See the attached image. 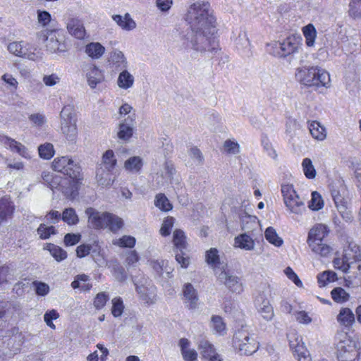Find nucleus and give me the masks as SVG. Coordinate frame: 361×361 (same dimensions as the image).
<instances>
[{
	"label": "nucleus",
	"mask_w": 361,
	"mask_h": 361,
	"mask_svg": "<svg viewBox=\"0 0 361 361\" xmlns=\"http://www.w3.org/2000/svg\"><path fill=\"white\" fill-rule=\"evenodd\" d=\"M4 143L8 146L11 151L16 152L25 158H30V154L27 149L20 142L13 139L6 137Z\"/></svg>",
	"instance_id": "c85d7f7f"
},
{
	"label": "nucleus",
	"mask_w": 361,
	"mask_h": 361,
	"mask_svg": "<svg viewBox=\"0 0 361 361\" xmlns=\"http://www.w3.org/2000/svg\"><path fill=\"white\" fill-rule=\"evenodd\" d=\"M324 206V202L322 196L317 191L312 192V199L309 204V207L312 210H319Z\"/></svg>",
	"instance_id": "5fc2aeb1"
},
{
	"label": "nucleus",
	"mask_w": 361,
	"mask_h": 361,
	"mask_svg": "<svg viewBox=\"0 0 361 361\" xmlns=\"http://www.w3.org/2000/svg\"><path fill=\"white\" fill-rule=\"evenodd\" d=\"M133 129L134 120L129 116L119 124L117 136L120 140L128 141L133 136Z\"/></svg>",
	"instance_id": "aec40b11"
},
{
	"label": "nucleus",
	"mask_w": 361,
	"mask_h": 361,
	"mask_svg": "<svg viewBox=\"0 0 361 361\" xmlns=\"http://www.w3.org/2000/svg\"><path fill=\"white\" fill-rule=\"evenodd\" d=\"M61 130L67 141L75 143L78 137V128L76 126V116L74 106H65L60 113Z\"/></svg>",
	"instance_id": "39448f33"
},
{
	"label": "nucleus",
	"mask_w": 361,
	"mask_h": 361,
	"mask_svg": "<svg viewBox=\"0 0 361 361\" xmlns=\"http://www.w3.org/2000/svg\"><path fill=\"white\" fill-rule=\"evenodd\" d=\"M288 339L289 341V345L290 349L295 353V355H298V353H301L302 351L306 349L303 343H302V338L297 335L295 332H290L288 335Z\"/></svg>",
	"instance_id": "cd10ccee"
},
{
	"label": "nucleus",
	"mask_w": 361,
	"mask_h": 361,
	"mask_svg": "<svg viewBox=\"0 0 361 361\" xmlns=\"http://www.w3.org/2000/svg\"><path fill=\"white\" fill-rule=\"evenodd\" d=\"M107 227L114 233H116L123 226V221L121 218L116 215L109 213Z\"/></svg>",
	"instance_id": "ea45409f"
},
{
	"label": "nucleus",
	"mask_w": 361,
	"mask_h": 361,
	"mask_svg": "<svg viewBox=\"0 0 361 361\" xmlns=\"http://www.w3.org/2000/svg\"><path fill=\"white\" fill-rule=\"evenodd\" d=\"M255 307L257 312L267 321H271L274 316V309L267 299V294L262 291L259 293L255 300Z\"/></svg>",
	"instance_id": "ddd939ff"
},
{
	"label": "nucleus",
	"mask_w": 361,
	"mask_h": 361,
	"mask_svg": "<svg viewBox=\"0 0 361 361\" xmlns=\"http://www.w3.org/2000/svg\"><path fill=\"white\" fill-rule=\"evenodd\" d=\"M7 348L9 352L6 353L8 357H11L14 355L17 354L21 345L25 341V336L22 332L19 331L18 327H13L11 330L7 331V335L5 336Z\"/></svg>",
	"instance_id": "9b49d317"
},
{
	"label": "nucleus",
	"mask_w": 361,
	"mask_h": 361,
	"mask_svg": "<svg viewBox=\"0 0 361 361\" xmlns=\"http://www.w3.org/2000/svg\"><path fill=\"white\" fill-rule=\"evenodd\" d=\"M331 294L332 299L336 302H344L348 300L350 298L349 294L341 287L334 288Z\"/></svg>",
	"instance_id": "de8ad7c7"
},
{
	"label": "nucleus",
	"mask_w": 361,
	"mask_h": 361,
	"mask_svg": "<svg viewBox=\"0 0 361 361\" xmlns=\"http://www.w3.org/2000/svg\"><path fill=\"white\" fill-rule=\"evenodd\" d=\"M14 212V205L11 198L5 196L0 200V224L11 219Z\"/></svg>",
	"instance_id": "412c9836"
},
{
	"label": "nucleus",
	"mask_w": 361,
	"mask_h": 361,
	"mask_svg": "<svg viewBox=\"0 0 361 361\" xmlns=\"http://www.w3.org/2000/svg\"><path fill=\"white\" fill-rule=\"evenodd\" d=\"M108 62L110 69L114 72H119L127 68L126 58L123 53L118 49L110 52Z\"/></svg>",
	"instance_id": "dca6fc26"
},
{
	"label": "nucleus",
	"mask_w": 361,
	"mask_h": 361,
	"mask_svg": "<svg viewBox=\"0 0 361 361\" xmlns=\"http://www.w3.org/2000/svg\"><path fill=\"white\" fill-rule=\"evenodd\" d=\"M266 240L276 247H280L283 244V240L280 238L276 230L273 227H268L264 232Z\"/></svg>",
	"instance_id": "4c0bfd02"
},
{
	"label": "nucleus",
	"mask_w": 361,
	"mask_h": 361,
	"mask_svg": "<svg viewBox=\"0 0 361 361\" xmlns=\"http://www.w3.org/2000/svg\"><path fill=\"white\" fill-rule=\"evenodd\" d=\"M235 246L245 250H252L255 247L254 240L247 233L236 236L234 239Z\"/></svg>",
	"instance_id": "b1692460"
},
{
	"label": "nucleus",
	"mask_w": 361,
	"mask_h": 361,
	"mask_svg": "<svg viewBox=\"0 0 361 361\" xmlns=\"http://www.w3.org/2000/svg\"><path fill=\"white\" fill-rule=\"evenodd\" d=\"M185 235L182 230L176 229L173 232V242L174 246L178 249L180 252L185 248L186 241Z\"/></svg>",
	"instance_id": "a19ab883"
},
{
	"label": "nucleus",
	"mask_w": 361,
	"mask_h": 361,
	"mask_svg": "<svg viewBox=\"0 0 361 361\" xmlns=\"http://www.w3.org/2000/svg\"><path fill=\"white\" fill-rule=\"evenodd\" d=\"M350 15L353 18L361 17V0H352L350 3Z\"/></svg>",
	"instance_id": "0e129e2a"
},
{
	"label": "nucleus",
	"mask_w": 361,
	"mask_h": 361,
	"mask_svg": "<svg viewBox=\"0 0 361 361\" xmlns=\"http://www.w3.org/2000/svg\"><path fill=\"white\" fill-rule=\"evenodd\" d=\"M328 233L329 229L326 225L322 224H316L308 233V245L322 243Z\"/></svg>",
	"instance_id": "a211bd4d"
},
{
	"label": "nucleus",
	"mask_w": 361,
	"mask_h": 361,
	"mask_svg": "<svg viewBox=\"0 0 361 361\" xmlns=\"http://www.w3.org/2000/svg\"><path fill=\"white\" fill-rule=\"evenodd\" d=\"M87 82L90 88L94 89L98 84L104 80V75L102 70L94 64H89L85 69Z\"/></svg>",
	"instance_id": "2eb2a0df"
},
{
	"label": "nucleus",
	"mask_w": 361,
	"mask_h": 361,
	"mask_svg": "<svg viewBox=\"0 0 361 361\" xmlns=\"http://www.w3.org/2000/svg\"><path fill=\"white\" fill-rule=\"evenodd\" d=\"M309 130L314 138L318 140H323L326 138L325 128L322 126L319 122L316 121L311 122L309 126Z\"/></svg>",
	"instance_id": "72a5a7b5"
},
{
	"label": "nucleus",
	"mask_w": 361,
	"mask_h": 361,
	"mask_svg": "<svg viewBox=\"0 0 361 361\" xmlns=\"http://www.w3.org/2000/svg\"><path fill=\"white\" fill-rule=\"evenodd\" d=\"M334 264L336 268L345 273H352L355 278L361 280V254L357 245L350 244L343 258L335 259Z\"/></svg>",
	"instance_id": "f03ea898"
},
{
	"label": "nucleus",
	"mask_w": 361,
	"mask_h": 361,
	"mask_svg": "<svg viewBox=\"0 0 361 361\" xmlns=\"http://www.w3.org/2000/svg\"><path fill=\"white\" fill-rule=\"evenodd\" d=\"M37 232L41 239L46 240L51 235L56 234V231L53 226H47L44 224H41L37 229Z\"/></svg>",
	"instance_id": "3c124183"
},
{
	"label": "nucleus",
	"mask_w": 361,
	"mask_h": 361,
	"mask_svg": "<svg viewBox=\"0 0 361 361\" xmlns=\"http://www.w3.org/2000/svg\"><path fill=\"white\" fill-rule=\"evenodd\" d=\"M183 302L189 310H195L198 306V296L191 283H186L183 288Z\"/></svg>",
	"instance_id": "f3484780"
},
{
	"label": "nucleus",
	"mask_w": 361,
	"mask_h": 361,
	"mask_svg": "<svg viewBox=\"0 0 361 361\" xmlns=\"http://www.w3.org/2000/svg\"><path fill=\"white\" fill-rule=\"evenodd\" d=\"M281 190L284 202H290L292 198L298 197V195L292 184H282Z\"/></svg>",
	"instance_id": "a18cd8bd"
},
{
	"label": "nucleus",
	"mask_w": 361,
	"mask_h": 361,
	"mask_svg": "<svg viewBox=\"0 0 361 361\" xmlns=\"http://www.w3.org/2000/svg\"><path fill=\"white\" fill-rule=\"evenodd\" d=\"M39 155L44 159H49L54 154V146L51 143H44L38 147Z\"/></svg>",
	"instance_id": "8fccbe9b"
},
{
	"label": "nucleus",
	"mask_w": 361,
	"mask_h": 361,
	"mask_svg": "<svg viewBox=\"0 0 361 361\" xmlns=\"http://www.w3.org/2000/svg\"><path fill=\"white\" fill-rule=\"evenodd\" d=\"M111 171L103 166H99L97 169L96 178L99 185L109 187L113 184L114 180L111 178Z\"/></svg>",
	"instance_id": "5701e85b"
},
{
	"label": "nucleus",
	"mask_w": 361,
	"mask_h": 361,
	"mask_svg": "<svg viewBox=\"0 0 361 361\" xmlns=\"http://www.w3.org/2000/svg\"><path fill=\"white\" fill-rule=\"evenodd\" d=\"M218 279L223 283L231 291L240 293L243 291V287L240 279L229 271L225 270L221 271L218 275Z\"/></svg>",
	"instance_id": "4468645a"
},
{
	"label": "nucleus",
	"mask_w": 361,
	"mask_h": 361,
	"mask_svg": "<svg viewBox=\"0 0 361 361\" xmlns=\"http://www.w3.org/2000/svg\"><path fill=\"white\" fill-rule=\"evenodd\" d=\"M175 219L171 216L166 218L161 225L160 233L164 236H167L171 233V229L174 224Z\"/></svg>",
	"instance_id": "680f3d73"
},
{
	"label": "nucleus",
	"mask_w": 361,
	"mask_h": 361,
	"mask_svg": "<svg viewBox=\"0 0 361 361\" xmlns=\"http://www.w3.org/2000/svg\"><path fill=\"white\" fill-rule=\"evenodd\" d=\"M62 220L69 225H75L79 221V218L73 208L66 209L61 216Z\"/></svg>",
	"instance_id": "c03bdc74"
},
{
	"label": "nucleus",
	"mask_w": 361,
	"mask_h": 361,
	"mask_svg": "<svg viewBox=\"0 0 361 361\" xmlns=\"http://www.w3.org/2000/svg\"><path fill=\"white\" fill-rule=\"evenodd\" d=\"M235 44L238 49H248L250 47V41L246 32H240L235 39Z\"/></svg>",
	"instance_id": "338daca9"
},
{
	"label": "nucleus",
	"mask_w": 361,
	"mask_h": 361,
	"mask_svg": "<svg viewBox=\"0 0 361 361\" xmlns=\"http://www.w3.org/2000/svg\"><path fill=\"white\" fill-rule=\"evenodd\" d=\"M337 279L336 274L332 271H325L317 276V281L320 287L325 286L330 282Z\"/></svg>",
	"instance_id": "58836bf2"
},
{
	"label": "nucleus",
	"mask_w": 361,
	"mask_h": 361,
	"mask_svg": "<svg viewBox=\"0 0 361 361\" xmlns=\"http://www.w3.org/2000/svg\"><path fill=\"white\" fill-rule=\"evenodd\" d=\"M300 46V37L291 35L283 42H274L267 45L268 52L277 57H286L297 52Z\"/></svg>",
	"instance_id": "423d86ee"
},
{
	"label": "nucleus",
	"mask_w": 361,
	"mask_h": 361,
	"mask_svg": "<svg viewBox=\"0 0 361 361\" xmlns=\"http://www.w3.org/2000/svg\"><path fill=\"white\" fill-rule=\"evenodd\" d=\"M218 252L216 248H211L207 252L206 261L209 265L216 267L220 264Z\"/></svg>",
	"instance_id": "13d9d810"
},
{
	"label": "nucleus",
	"mask_w": 361,
	"mask_h": 361,
	"mask_svg": "<svg viewBox=\"0 0 361 361\" xmlns=\"http://www.w3.org/2000/svg\"><path fill=\"white\" fill-rule=\"evenodd\" d=\"M199 348L201 350V354L205 358L214 357V355L216 354L213 345L206 340L200 342Z\"/></svg>",
	"instance_id": "09e8293b"
},
{
	"label": "nucleus",
	"mask_w": 361,
	"mask_h": 361,
	"mask_svg": "<svg viewBox=\"0 0 361 361\" xmlns=\"http://www.w3.org/2000/svg\"><path fill=\"white\" fill-rule=\"evenodd\" d=\"M233 345L240 355H252L258 350L259 343L253 334L241 329L234 334Z\"/></svg>",
	"instance_id": "20e7f679"
},
{
	"label": "nucleus",
	"mask_w": 361,
	"mask_h": 361,
	"mask_svg": "<svg viewBox=\"0 0 361 361\" xmlns=\"http://www.w3.org/2000/svg\"><path fill=\"white\" fill-rule=\"evenodd\" d=\"M118 77V86L123 90L131 87L134 83V77L126 69L120 71Z\"/></svg>",
	"instance_id": "c756f323"
},
{
	"label": "nucleus",
	"mask_w": 361,
	"mask_h": 361,
	"mask_svg": "<svg viewBox=\"0 0 361 361\" xmlns=\"http://www.w3.org/2000/svg\"><path fill=\"white\" fill-rule=\"evenodd\" d=\"M154 204L157 207L164 212H169L173 208L170 201L163 193H159L156 195Z\"/></svg>",
	"instance_id": "e433bc0d"
},
{
	"label": "nucleus",
	"mask_w": 361,
	"mask_h": 361,
	"mask_svg": "<svg viewBox=\"0 0 361 361\" xmlns=\"http://www.w3.org/2000/svg\"><path fill=\"white\" fill-rule=\"evenodd\" d=\"M75 180L54 176L48 185L51 190L59 188L67 197L73 199L78 195L77 183Z\"/></svg>",
	"instance_id": "9d476101"
},
{
	"label": "nucleus",
	"mask_w": 361,
	"mask_h": 361,
	"mask_svg": "<svg viewBox=\"0 0 361 361\" xmlns=\"http://www.w3.org/2000/svg\"><path fill=\"white\" fill-rule=\"evenodd\" d=\"M114 244L122 247H133L135 245V238L130 235H124L114 240Z\"/></svg>",
	"instance_id": "4d7b16f0"
},
{
	"label": "nucleus",
	"mask_w": 361,
	"mask_h": 361,
	"mask_svg": "<svg viewBox=\"0 0 361 361\" xmlns=\"http://www.w3.org/2000/svg\"><path fill=\"white\" fill-rule=\"evenodd\" d=\"M37 37L45 43L47 50L50 53H61L67 51V47L62 35L59 30H44L37 33Z\"/></svg>",
	"instance_id": "0eeeda50"
},
{
	"label": "nucleus",
	"mask_w": 361,
	"mask_h": 361,
	"mask_svg": "<svg viewBox=\"0 0 361 361\" xmlns=\"http://www.w3.org/2000/svg\"><path fill=\"white\" fill-rule=\"evenodd\" d=\"M288 209L295 214H302L305 211L304 202L298 195V197L292 198L290 202H284Z\"/></svg>",
	"instance_id": "2f4dec72"
},
{
	"label": "nucleus",
	"mask_w": 361,
	"mask_h": 361,
	"mask_svg": "<svg viewBox=\"0 0 361 361\" xmlns=\"http://www.w3.org/2000/svg\"><path fill=\"white\" fill-rule=\"evenodd\" d=\"M136 290L140 295V297L142 300L148 304L153 303L154 302V295H149L147 293V288L144 286L136 285Z\"/></svg>",
	"instance_id": "e2e57ef3"
},
{
	"label": "nucleus",
	"mask_w": 361,
	"mask_h": 361,
	"mask_svg": "<svg viewBox=\"0 0 361 361\" xmlns=\"http://www.w3.org/2000/svg\"><path fill=\"white\" fill-rule=\"evenodd\" d=\"M312 250L322 257H326L331 252V247L328 245L322 243L309 245Z\"/></svg>",
	"instance_id": "603ef678"
},
{
	"label": "nucleus",
	"mask_w": 361,
	"mask_h": 361,
	"mask_svg": "<svg viewBox=\"0 0 361 361\" xmlns=\"http://www.w3.org/2000/svg\"><path fill=\"white\" fill-rule=\"evenodd\" d=\"M186 20L191 30L185 37V47L201 53L216 50L217 42L213 37L216 31V18L209 3L197 1L191 4Z\"/></svg>",
	"instance_id": "f257e3e1"
},
{
	"label": "nucleus",
	"mask_w": 361,
	"mask_h": 361,
	"mask_svg": "<svg viewBox=\"0 0 361 361\" xmlns=\"http://www.w3.org/2000/svg\"><path fill=\"white\" fill-rule=\"evenodd\" d=\"M295 78L301 84L308 87H326L330 82L329 73L317 67L298 68Z\"/></svg>",
	"instance_id": "7ed1b4c3"
},
{
	"label": "nucleus",
	"mask_w": 361,
	"mask_h": 361,
	"mask_svg": "<svg viewBox=\"0 0 361 361\" xmlns=\"http://www.w3.org/2000/svg\"><path fill=\"white\" fill-rule=\"evenodd\" d=\"M8 50L10 53L21 57L27 58L30 60H35V54L34 53H27V49L23 46L22 42H13L8 45Z\"/></svg>",
	"instance_id": "4be33fe9"
},
{
	"label": "nucleus",
	"mask_w": 361,
	"mask_h": 361,
	"mask_svg": "<svg viewBox=\"0 0 361 361\" xmlns=\"http://www.w3.org/2000/svg\"><path fill=\"white\" fill-rule=\"evenodd\" d=\"M302 31L307 45L308 47H312L314 44L317 35L314 27L312 24H309L303 27Z\"/></svg>",
	"instance_id": "37998d69"
},
{
	"label": "nucleus",
	"mask_w": 361,
	"mask_h": 361,
	"mask_svg": "<svg viewBox=\"0 0 361 361\" xmlns=\"http://www.w3.org/2000/svg\"><path fill=\"white\" fill-rule=\"evenodd\" d=\"M47 250L51 256L57 261L61 262L67 257V252L61 247L54 244H47Z\"/></svg>",
	"instance_id": "79ce46f5"
},
{
	"label": "nucleus",
	"mask_w": 361,
	"mask_h": 361,
	"mask_svg": "<svg viewBox=\"0 0 361 361\" xmlns=\"http://www.w3.org/2000/svg\"><path fill=\"white\" fill-rule=\"evenodd\" d=\"M112 18L121 27L126 30H131L136 26L135 21L128 13H126L123 17L120 15H114Z\"/></svg>",
	"instance_id": "7c9ffc66"
},
{
	"label": "nucleus",
	"mask_w": 361,
	"mask_h": 361,
	"mask_svg": "<svg viewBox=\"0 0 361 361\" xmlns=\"http://www.w3.org/2000/svg\"><path fill=\"white\" fill-rule=\"evenodd\" d=\"M302 167L305 176L308 179H313L316 176V170L310 158H305L302 162Z\"/></svg>",
	"instance_id": "49530a36"
},
{
	"label": "nucleus",
	"mask_w": 361,
	"mask_h": 361,
	"mask_svg": "<svg viewBox=\"0 0 361 361\" xmlns=\"http://www.w3.org/2000/svg\"><path fill=\"white\" fill-rule=\"evenodd\" d=\"M109 299V295L106 292L97 294L94 300V306L97 310L103 308Z\"/></svg>",
	"instance_id": "bf43d9fd"
},
{
	"label": "nucleus",
	"mask_w": 361,
	"mask_h": 361,
	"mask_svg": "<svg viewBox=\"0 0 361 361\" xmlns=\"http://www.w3.org/2000/svg\"><path fill=\"white\" fill-rule=\"evenodd\" d=\"M213 329L219 334L223 335L226 333V324L219 316H213L212 318Z\"/></svg>",
	"instance_id": "6e6d98bb"
},
{
	"label": "nucleus",
	"mask_w": 361,
	"mask_h": 361,
	"mask_svg": "<svg viewBox=\"0 0 361 361\" xmlns=\"http://www.w3.org/2000/svg\"><path fill=\"white\" fill-rule=\"evenodd\" d=\"M85 51L92 59H99L104 54L105 48L99 42H90L85 46Z\"/></svg>",
	"instance_id": "a878e982"
},
{
	"label": "nucleus",
	"mask_w": 361,
	"mask_h": 361,
	"mask_svg": "<svg viewBox=\"0 0 361 361\" xmlns=\"http://www.w3.org/2000/svg\"><path fill=\"white\" fill-rule=\"evenodd\" d=\"M100 248L97 244L91 245H80L76 248V255L78 257H85L89 254L92 253V256L99 254Z\"/></svg>",
	"instance_id": "473e14b6"
},
{
	"label": "nucleus",
	"mask_w": 361,
	"mask_h": 361,
	"mask_svg": "<svg viewBox=\"0 0 361 361\" xmlns=\"http://www.w3.org/2000/svg\"><path fill=\"white\" fill-rule=\"evenodd\" d=\"M59 317V314L56 310H49L45 312L44 315V320L47 325L52 329H55L56 326L52 322V320L56 319Z\"/></svg>",
	"instance_id": "052dcab7"
},
{
	"label": "nucleus",
	"mask_w": 361,
	"mask_h": 361,
	"mask_svg": "<svg viewBox=\"0 0 361 361\" xmlns=\"http://www.w3.org/2000/svg\"><path fill=\"white\" fill-rule=\"evenodd\" d=\"M338 356L343 359L356 357L357 361L361 360V351L356 350L355 342L345 332L338 333L336 337Z\"/></svg>",
	"instance_id": "6e6552de"
},
{
	"label": "nucleus",
	"mask_w": 361,
	"mask_h": 361,
	"mask_svg": "<svg viewBox=\"0 0 361 361\" xmlns=\"http://www.w3.org/2000/svg\"><path fill=\"white\" fill-rule=\"evenodd\" d=\"M337 321L341 325L349 327L355 322V315L350 309L341 308L337 316Z\"/></svg>",
	"instance_id": "393cba45"
},
{
	"label": "nucleus",
	"mask_w": 361,
	"mask_h": 361,
	"mask_svg": "<svg viewBox=\"0 0 361 361\" xmlns=\"http://www.w3.org/2000/svg\"><path fill=\"white\" fill-rule=\"evenodd\" d=\"M116 159L112 150H107L102 157V162L100 166H103L109 171H112L116 165Z\"/></svg>",
	"instance_id": "c9c22d12"
},
{
	"label": "nucleus",
	"mask_w": 361,
	"mask_h": 361,
	"mask_svg": "<svg viewBox=\"0 0 361 361\" xmlns=\"http://www.w3.org/2000/svg\"><path fill=\"white\" fill-rule=\"evenodd\" d=\"M88 217L89 226L94 229H102L107 227L108 212L101 213L92 207H88L85 210Z\"/></svg>",
	"instance_id": "f8f14e48"
},
{
	"label": "nucleus",
	"mask_w": 361,
	"mask_h": 361,
	"mask_svg": "<svg viewBox=\"0 0 361 361\" xmlns=\"http://www.w3.org/2000/svg\"><path fill=\"white\" fill-rule=\"evenodd\" d=\"M52 168L54 171L66 175L71 179H77L80 174V166L68 157L54 159Z\"/></svg>",
	"instance_id": "1a4fd4ad"
},
{
	"label": "nucleus",
	"mask_w": 361,
	"mask_h": 361,
	"mask_svg": "<svg viewBox=\"0 0 361 361\" xmlns=\"http://www.w3.org/2000/svg\"><path fill=\"white\" fill-rule=\"evenodd\" d=\"M331 193L336 207H339L340 206L346 204L343 196L341 194V192L338 190L332 188Z\"/></svg>",
	"instance_id": "774afa93"
},
{
	"label": "nucleus",
	"mask_w": 361,
	"mask_h": 361,
	"mask_svg": "<svg viewBox=\"0 0 361 361\" xmlns=\"http://www.w3.org/2000/svg\"><path fill=\"white\" fill-rule=\"evenodd\" d=\"M124 305L121 298L117 297L112 300L111 314L115 317H121L123 312Z\"/></svg>",
	"instance_id": "864d4df0"
},
{
	"label": "nucleus",
	"mask_w": 361,
	"mask_h": 361,
	"mask_svg": "<svg viewBox=\"0 0 361 361\" xmlns=\"http://www.w3.org/2000/svg\"><path fill=\"white\" fill-rule=\"evenodd\" d=\"M293 314L295 316V320L300 324H309L312 322V318L305 311H295Z\"/></svg>",
	"instance_id": "69168bd1"
},
{
	"label": "nucleus",
	"mask_w": 361,
	"mask_h": 361,
	"mask_svg": "<svg viewBox=\"0 0 361 361\" xmlns=\"http://www.w3.org/2000/svg\"><path fill=\"white\" fill-rule=\"evenodd\" d=\"M142 166V159L139 156L131 157L124 163V169L132 173H140Z\"/></svg>",
	"instance_id": "bb28decb"
},
{
	"label": "nucleus",
	"mask_w": 361,
	"mask_h": 361,
	"mask_svg": "<svg viewBox=\"0 0 361 361\" xmlns=\"http://www.w3.org/2000/svg\"><path fill=\"white\" fill-rule=\"evenodd\" d=\"M66 27L72 36L79 39H84L86 32L83 23L79 18H70L67 22Z\"/></svg>",
	"instance_id": "6ab92c4d"
},
{
	"label": "nucleus",
	"mask_w": 361,
	"mask_h": 361,
	"mask_svg": "<svg viewBox=\"0 0 361 361\" xmlns=\"http://www.w3.org/2000/svg\"><path fill=\"white\" fill-rule=\"evenodd\" d=\"M90 280V277L86 274H78L75 277L74 281L71 283V287L73 289L80 288L83 291L90 290L92 288L90 283H83L80 285V282H87Z\"/></svg>",
	"instance_id": "f704fd0d"
}]
</instances>
